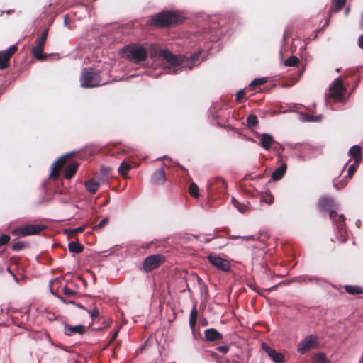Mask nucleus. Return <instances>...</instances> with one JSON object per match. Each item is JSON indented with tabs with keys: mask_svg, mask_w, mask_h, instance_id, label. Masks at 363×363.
<instances>
[{
	"mask_svg": "<svg viewBox=\"0 0 363 363\" xmlns=\"http://www.w3.org/2000/svg\"><path fill=\"white\" fill-rule=\"evenodd\" d=\"M183 21L180 15L170 11H163L155 16H152L148 20V23L158 28L171 27Z\"/></svg>",
	"mask_w": 363,
	"mask_h": 363,
	"instance_id": "nucleus-1",
	"label": "nucleus"
},
{
	"mask_svg": "<svg viewBox=\"0 0 363 363\" xmlns=\"http://www.w3.org/2000/svg\"><path fill=\"white\" fill-rule=\"evenodd\" d=\"M80 83L81 86L84 88L97 87L106 84L102 82L101 72L91 67L85 68L82 72Z\"/></svg>",
	"mask_w": 363,
	"mask_h": 363,
	"instance_id": "nucleus-2",
	"label": "nucleus"
},
{
	"mask_svg": "<svg viewBox=\"0 0 363 363\" xmlns=\"http://www.w3.org/2000/svg\"><path fill=\"white\" fill-rule=\"evenodd\" d=\"M126 58L135 63H140L147 58V50L142 45L131 44L125 46L123 50Z\"/></svg>",
	"mask_w": 363,
	"mask_h": 363,
	"instance_id": "nucleus-3",
	"label": "nucleus"
},
{
	"mask_svg": "<svg viewBox=\"0 0 363 363\" xmlns=\"http://www.w3.org/2000/svg\"><path fill=\"white\" fill-rule=\"evenodd\" d=\"M49 28H46L40 36L35 40V45L32 48V55L39 61H44L47 59V55L43 54L44 46L48 35Z\"/></svg>",
	"mask_w": 363,
	"mask_h": 363,
	"instance_id": "nucleus-4",
	"label": "nucleus"
},
{
	"mask_svg": "<svg viewBox=\"0 0 363 363\" xmlns=\"http://www.w3.org/2000/svg\"><path fill=\"white\" fill-rule=\"evenodd\" d=\"M45 228L46 227L44 225L30 224L16 228L12 230L11 233L16 236L25 237L31 235H37Z\"/></svg>",
	"mask_w": 363,
	"mask_h": 363,
	"instance_id": "nucleus-5",
	"label": "nucleus"
},
{
	"mask_svg": "<svg viewBox=\"0 0 363 363\" xmlns=\"http://www.w3.org/2000/svg\"><path fill=\"white\" fill-rule=\"evenodd\" d=\"M164 257L161 254H155L147 257L143 264V270L145 272H150L157 269L164 262Z\"/></svg>",
	"mask_w": 363,
	"mask_h": 363,
	"instance_id": "nucleus-6",
	"label": "nucleus"
},
{
	"mask_svg": "<svg viewBox=\"0 0 363 363\" xmlns=\"http://www.w3.org/2000/svg\"><path fill=\"white\" fill-rule=\"evenodd\" d=\"M318 337L316 335H310L303 339L298 345L297 351L303 354L311 349L318 346Z\"/></svg>",
	"mask_w": 363,
	"mask_h": 363,
	"instance_id": "nucleus-7",
	"label": "nucleus"
},
{
	"mask_svg": "<svg viewBox=\"0 0 363 363\" xmlns=\"http://www.w3.org/2000/svg\"><path fill=\"white\" fill-rule=\"evenodd\" d=\"M336 237L341 242H345L348 239L347 230L345 225V217L343 215H339L335 220Z\"/></svg>",
	"mask_w": 363,
	"mask_h": 363,
	"instance_id": "nucleus-8",
	"label": "nucleus"
},
{
	"mask_svg": "<svg viewBox=\"0 0 363 363\" xmlns=\"http://www.w3.org/2000/svg\"><path fill=\"white\" fill-rule=\"evenodd\" d=\"M207 258L209 262L217 269L224 272H228L230 270V264L228 260L214 254H210Z\"/></svg>",
	"mask_w": 363,
	"mask_h": 363,
	"instance_id": "nucleus-9",
	"label": "nucleus"
},
{
	"mask_svg": "<svg viewBox=\"0 0 363 363\" xmlns=\"http://www.w3.org/2000/svg\"><path fill=\"white\" fill-rule=\"evenodd\" d=\"M18 47L16 45L10 46L5 51L0 52V69L4 70L9 66L11 57L17 52Z\"/></svg>",
	"mask_w": 363,
	"mask_h": 363,
	"instance_id": "nucleus-10",
	"label": "nucleus"
},
{
	"mask_svg": "<svg viewBox=\"0 0 363 363\" xmlns=\"http://www.w3.org/2000/svg\"><path fill=\"white\" fill-rule=\"evenodd\" d=\"M70 155H65L60 157H59L57 160H56L50 167V177L52 179H58L60 175V172L63 167V165L65 164L68 158L69 157Z\"/></svg>",
	"mask_w": 363,
	"mask_h": 363,
	"instance_id": "nucleus-11",
	"label": "nucleus"
},
{
	"mask_svg": "<svg viewBox=\"0 0 363 363\" xmlns=\"http://www.w3.org/2000/svg\"><path fill=\"white\" fill-rule=\"evenodd\" d=\"M261 348L267 354L269 358L274 363H281L284 362V355L282 353L279 352L274 349L272 348L267 343L262 342L261 344Z\"/></svg>",
	"mask_w": 363,
	"mask_h": 363,
	"instance_id": "nucleus-12",
	"label": "nucleus"
},
{
	"mask_svg": "<svg viewBox=\"0 0 363 363\" xmlns=\"http://www.w3.org/2000/svg\"><path fill=\"white\" fill-rule=\"evenodd\" d=\"M345 89L343 86L342 82L340 79H336L330 89L329 95L335 100H341Z\"/></svg>",
	"mask_w": 363,
	"mask_h": 363,
	"instance_id": "nucleus-13",
	"label": "nucleus"
},
{
	"mask_svg": "<svg viewBox=\"0 0 363 363\" xmlns=\"http://www.w3.org/2000/svg\"><path fill=\"white\" fill-rule=\"evenodd\" d=\"M160 55L173 67L181 65L182 63V60L178 56L172 54L169 50H161L160 52Z\"/></svg>",
	"mask_w": 363,
	"mask_h": 363,
	"instance_id": "nucleus-14",
	"label": "nucleus"
},
{
	"mask_svg": "<svg viewBox=\"0 0 363 363\" xmlns=\"http://www.w3.org/2000/svg\"><path fill=\"white\" fill-rule=\"evenodd\" d=\"M86 333V327L82 325H65L64 334L67 336H72L74 334L82 335Z\"/></svg>",
	"mask_w": 363,
	"mask_h": 363,
	"instance_id": "nucleus-15",
	"label": "nucleus"
},
{
	"mask_svg": "<svg viewBox=\"0 0 363 363\" xmlns=\"http://www.w3.org/2000/svg\"><path fill=\"white\" fill-rule=\"evenodd\" d=\"M205 338L208 342L220 341L223 339V335L215 328H208L204 331Z\"/></svg>",
	"mask_w": 363,
	"mask_h": 363,
	"instance_id": "nucleus-16",
	"label": "nucleus"
},
{
	"mask_svg": "<svg viewBox=\"0 0 363 363\" xmlns=\"http://www.w3.org/2000/svg\"><path fill=\"white\" fill-rule=\"evenodd\" d=\"M318 205L321 210L325 211H328L335 208L334 200L329 196L321 197L318 201Z\"/></svg>",
	"mask_w": 363,
	"mask_h": 363,
	"instance_id": "nucleus-17",
	"label": "nucleus"
},
{
	"mask_svg": "<svg viewBox=\"0 0 363 363\" xmlns=\"http://www.w3.org/2000/svg\"><path fill=\"white\" fill-rule=\"evenodd\" d=\"M274 143V137L269 133H263L260 135L259 145L265 150H269Z\"/></svg>",
	"mask_w": 363,
	"mask_h": 363,
	"instance_id": "nucleus-18",
	"label": "nucleus"
},
{
	"mask_svg": "<svg viewBox=\"0 0 363 363\" xmlns=\"http://www.w3.org/2000/svg\"><path fill=\"white\" fill-rule=\"evenodd\" d=\"M166 181V175L164 168H160L157 170L151 177L152 183L161 185L163 184Z\"/></svg>",
	"mask_w": 363,
	"mask_h": 363,
	"instance_id": "nucleus-19",
	"label": "nucleus"
},
{
	"mask_svg": "<svg viewBox=\"0 0 363 363\" xmlns=\"http://www.w3.org/2000/svg\"><path fill=\"white\" fill-rule=\"evenodd\" d=\"M226 189L227 183L223 179L220 177L216 178L210 186L211 191L218 190L220 192H224Z\"/></svg>",
	"mask_w": 363,
	"mask_h": 363,
	"instance_id": "nucleus-20",
	"label": "nucleus"
},
{
	"mask_svg": "<svg viewBox=\"0 0 363 363\" xmlns=\"http://www.w3.org/2000/svg\"><path fill=\"white\" fill-rule=\"evenodd\" d=\"M79 167V163L72 162L69 164L65 169L64 177L67 179H70L76 174Z\"/></svg>",
	"mask_w": 363,
	"mask_h": 363,
	"instance_id": "nucleus-21",
	"label": "nucleus"
},
{
	"mask_svg": "<svg viewBox=\"0 0 363 363\" xmlns=\"http://www.w3.org/2000/svg\"><path fill=\"white\" fill-rule=\"evenodd\" d=\"M84 186L89 193L94 194L100 187V182L96 179L92 178L86 182Z\"/></svg>",
	"mask_w": 363,
	"mask_h": 363,
	"instance_id": "nucleus-22",
	"label": "nucleus"
},
{
	"mask_svg": "<svg viewBox=\"0 0 363 363\" xmlns=\"http://www.w3.org/2000/svg\"><path fill=\"white\" fill-rule=\"evenodd\" d=\"M287 166L286 164H281L279 167L276 169L272 174V179L274 181L280 180L286 172Z\"/></svg>",
	"mask_w": 363,
	"mask_h": 363,
	"instance_id": "nucleus-23",
	"label": "nucleus"
},
{
	"mask_svg": "<svg viewBox=\"0 0 363 363\" xmlns=\"http://www.w3.org/2000/svg\"><path fill=\"white\" fill-rule=\"evenodd\" d=\"M349 154L354 158L356 163H359L362 160V150L359 145H353L349 150Z\"/></svg>",
	"mask_w": 363,
	"mask_h": 363,
	"instance_id": "nucleus-24",
	"label": "nucleus"
},
{
	"mask_svg": "<svg viewBox=\"0 0 363 363\" xmlns=\"http://www.w3.org/2000/svg\"><path fill=\"white\" fill-rule=\"evenodd\" d=\"M197 319H198V311L196 308V306L194 305L190 312V316H189V326L192 331L195 330L196 325L197 323Z\"/></svg>",
	"mask_w": 363,
	"mask_h": 363,
	"instance_id": "nucleus-25",
	"label": "nucleus"
},
{
	"mask_svg": "<svg viewBox=\"0 0 363 363\" xmlns=\"http://www.w3.org/2000/svg\"><path fill=\"white\" fill-rule=\"evenodd\" d=\"M345 291L350 295H359L363 294V287L355 285L343 286Z\"/></svg>",
	"mask_w": 363,
	"mask_h": 363,
	"instance_id": "nucleus-26",
	"label": "nucleus"
},
{
	"mask_svg": "<svg viewBox=\"0 0 363 363\" xmlns=\"http://www.w3.org/2000/svg\"><path fill=\"white\" fill-rule=\"evenodd\" d=\"M132 169V165L127 162L126 161H123L118 167V173L123 177L126 178L128 172Z\"/></svg>",
	"mask_w": 363,
	"mask_h": 363,
	"instance_id": "nucleus-27",
	"label": "nucleus"
},
{
	"mask_svg": "<svg viewBox=\"0 0 363 363\" xmlns=\"http://www.w3.org/2000/svg\"><path fill=\"white\" fill-rule=\"evenodd\" d=\"M232 203L234 207H235L240 212L245 213L249 211V206L247 203H241L236 199H232Z\"/></svg>",
	"mask_w": 363,
	"mask_h": 363,
	"instance_id": "nucleus-28",
	"label": "nucleus"
},
{
	"mask_svg": "<svg viewBox=\"0 0 363 363\" xmlns=\"http://www.w3.org/2000/svg\"><path fill=\"white\" fill-rule=\"evenodd\" d=\"M258 118L256 115L250 114L247 117L246 124L249 128L253 129L256 128L258 125Z\"/></svg>",
	"mask_w": 363,
	"mask_h": 363,
	"instance_id": "nucleus-29",
	"label": "nucleus"
},
{
	"mask_svg": "<svg viewBox=\"0 0 363 363\" xmlns=\"http://www.w3.org/2000/svg\"><path fill=\"white\" fill-rule=\"evenodd\" d=\"M313 363H332L323 352L317 353L313 358Z\"/></svg>",
	"mask_w": 363,
	"mask_h": 363,
	"instance_id": "nucleus-30",
	"label": "nucleus"
},
{
	"mask_svg": "<svg viewBox=\"0 0 363 363\" xmlns=\"http://www.w3.org/2000/svg\"><path fill=\"white\" fill-rule=\"evenodd\" d=\"M68 249L72 252L79 253L83 251L84 246L76 242H70L68 244Z\"/></svg>",
	"mask_w": 363,
	"mask_h": 363,
	"instance_id": "nucleus-31",
	"label": "nucleus"
},
{
	"mask_svg": "<svg viewBox=\"0 0 363 363\" xmlns=\"http://www.w3.org/2000/svg\"><path fill=\"white\" fill-rule=\"evenodd\" d=\"M345 4V0H333L332 6L330 9L333 11L339 12L340 11H341Z\"/></svg>",
	"mask_w": 363,
	"mask_h": 363,
	"instance_id": "nucleus-32",
	"label": "nucleus"
},
{
	"mask_svg": "<svg viewBox=\"0 0 363 363\" xmlns=\"http://www.w3.org/2000/svg\"><path fill=\"white\" fill-rule=\"evenodd\" d=\"M266 82L267 79L265 78L255 79L250 84L249 88L252 91H255L259 86L264 84Z\"/></svg>",
	"mask_w": 363,
	"mask_h": 363,
	"instance_id": "nucleus-33",
	"label": "nucleus"
},
{
	"mask_svg": "<svg viewBox=\"0 0 363 363\" xmlns=\"http://www.w3.org/2000/svg\"><path fill=\"white\" fill-rule=\"evenodd\" d=\"M299 59L296 56L291 55L285 60L284 65L287 67H292L297 65Z\"/></svg>",
	"mask_w": 363,
	"mask_h": 363,
	"instance_id": "nucleus-34",
	"label": "nucleus"
},
{
	"mask_svg": "<svg viewBox=\"0 0 363 363\" xmlns=\"http://www.w3.org/2000/svg\"><path fill=\"white\" fill-rule=\"evenodd\" d=\"M189 194L194 198H198L199 197V187L198 186L196 185V183L194 182H192L190 185H189Z\"/></svg>",
	"mask_w": 363,
	"mask_h": 363,
	"instance_id": "nucleus-35",
	"label": "nucleus"
},
{
	"mask_svg": "<svg viewBox=\"0 0 363 363\" xmlns=\"http://www.w3.org/2000/svg\"><path fill=\"white\" fill-rule=\"evenodd\" d=\"M261 201L264 202L267 204H272L274 202V196L271 193H266L261 198Z\"/></svg>",
	"mask_w": 363,
	"mask_h": 363,
	"instance_id": "nucleus-36",
	"label": "nucleus"
},
{
	"mask_svg": "<svg viewBox=\"0 0 363 363\" xmlns=\"http://www.w3.org/2000/svg\"><path fill=\"white\" fill-rule=\"evenodd\" d=\"M84 230H85V227L81 226V227H79L77 228L69 229V230H67L66 232H67L68 236L72 237L74 235H76L77 233L84 232Z\"/></svg>",
	"mask_w": 363,
	"mask_h": 363,
	"instance_id": "nucleus-37",
	"label": "nucleus"
},
{
	"mask_svg": "<svg viewBox=\"0 0 363 363\" xmlns=\"http://www.w3.org/2000/svg\"><path fill=\"white\" fill-rule=\"evenodd\" d=\"M26 246V244L23 242H17L14 244L12 245V250H14V251H20L21 250H23V248H25Z\"/></svg>",
	"mask_w": 363,
	"mask_h": 363,
	"instance_id": "nucleus-38",
	"label": "nucleus"
},
{
	"mask_svg": "<svg viewBox=\"0 0 363 363\" xmlns=\"http://www.w3.org/2000/svg\"><path fill=\"white\" fill-rule=\"evenodd\" d=\"M359 163H356V161H354V163L350 165L348 168L347 174L349 177H352V175L356 172L357 167Z\"/></svg>",
	"mask_w": 363,
	"mask_h": 363,
	"instance_id": "nucleus-39",
	"label": "nucleus"
},
{
	"mask_svg": "<svg viewBox=\"0 0 363 363\" xmlns=\"http://www.w3.org/2000/svg\"><path fill=\"white\" fill-rule=\"evenodd\" d=\"M63 293L67 297H72L77 294V292L74 290H72L67 287V286H65L62 289Z\"/></svg>",
	"mask_w": 363,
	"mask_h": 363,
	"instance_id": "nucleus-40",
	"label": "nucleus"
},
{
	"mask_svg": "<svg viewBox=\"0 0 363 363\" xmlns=\"http://www.w3.org/2000/svg\"><path fill=\"white\" fill-rule=\"evenodd\" d=\"M131 151H132V148L131 147H124L119 148L117 150V152H116L115 153L118 154V155H127V154L130 153Z\"/></svg>",
	"mask_w": 363,
	"mask_h": 363,
	"instance_id": "nucleus-41",
	"label": "nucleus"
},
{
	"mask_svg": "<svg viewBox=\"0 0 363 363\" xmlns=\"http://www.w3.org/2000/svg\"><path fill=\"white\" fill-rule=\"evenodd\" d=\"M108 223V218H104L99 223L98 225H95L93 229L94 230L101 229V228H104L105 225H106Z\"/></svg>",
	"mask_w": 363,
	"mask_h": 363,
	"instance_id": "nucleus-42",
	"label": "nucleus"
},
{
	"mask_svg": "<svg viewBox=\"0 0 363 363\" xmlns=\"http://www.w3.org/2000/svg\"><path fill=\"white\" fill-rule=\"evenodd\" d=\"M10 236L8 235H2L0 238V247L6 245L10 240Z\"/></svg>",
	"mask_w": 363,
	"mask_h": 363,
	"instance_id": "nucleus-43",
	"label": "nucleus"
},
{
	"mask_svg": "<svg viewBox=\"0 0 363 363\" xmlns=\"http://www.w3.org/2000/svg\"><path fill=\"white\" fill-rule=\"evenodd\" d=\"M216 350L222 353L223 354H225L228 352L230 348L227 345L218 346L216 348Z\"/></svg>",
	"mask_w": 363,
	"mask_h": 363,
	"instance_id": "nucleus-44",
	"label": "nucleus"
},
{
	"mask_svg": "<svg viewBox=\"0 0 363 363\" xmlns=\"http://www.w3.org/2000/svg\"><path fill=\"white\" fill-rule=\"evenodd\" d=\"M244 97H245L244 90L241 89V90L238 91L235 96L236 101L238 103H240Z\"/></svg>",
	"mask_w": 363,
	"mask_h": 363,
	"instance_id": "nucleus-45",
	"label": "nucleus"
},
{
	"mask_svg": "<svg viewBox=\"0 0 363 363\" xmlns=\"http://www.w3.org/2000/svg\"><path fill=\"white\" fill-rule=\"evenodd\" d=\"M90 315L93 320L98 318L99 316V309L96 307L91 311H89Z\"/></svg>",
	"mask_w": 363,
	"mask_h": 363,
	"instance_id": "nucleus-46",
	"label": "nucleus"
},
{
	"mask_svg": "<svg viewBox=\"0 0 363 363\" xmlns=\"http://www.w3.org/2000/svg\"><path fill=\"white\" fill-rule=\"evenodd\" d=\"M328 211L330 213V218L333 220V222H335V220L337 219L339 216L337 215V212L333 210V208L329 210Z\"/></svg>",
	"mask_w": 363,
	"mask_h": 363,
	"instance_id": "nucleus-47",
	"label": "nucleus"
},
{
	"mask_svg": "<svg viewBox=\"0 0 363 363\" xmlns=\"http://www.w3.org/2000/svg\"><path fill=\"white\" fill-rule=\"evenodd\" d=\"M118 333H119V328H118L113 334L112 335V337L111 338V340H109L107 346H109L110 345H111L113 341L117 338L118 335Z\"/></svg>",
	"mask_w": 363,
	"mask_h": 363,
	"instance_id": "nucleus-48",
	"label": "nucleus"
},
{
	"mask_svg": "<svg viewBox=\"0 0 363 363\" xmlns=\"http://www.w3.org/2000/svg\"><path fill=\"white\" fill-rule=\"evenodd\" d=\"M113 323V320L111 318H108L103 321V325H104V328H110Z\"/></svg>",
	"mask_w": 363,
	"mask_h": 363,
	"instance_id": "nucleus-49",
	"label": "nucleus"
},
{
	"mask_svg": "<svg viewBox=\"0 0 363 363\" xmlns=\"http://www.w3.org/2000/svg\"><path fill=\"white\" fill-rule=\"evenodd\" d=\"M358 46L363 50V34L358 38Z\"/></svg>",
	"mask_w": 363,
	"mask_h": 363,
	"instance_id": "nucleus-50",
	"label": "nucleus"
},
{
	"mask_svg": "<svg viewBox=\"0 0 363 363\" xmlns=\"http://www.w3.org/2000/svg\"><path fill=\"white\" fill-rule=\"evenodd\" d=\"M199 56V52H195L190 56V60L194 62L195 61Z\"/></svg>",
	"mask_w": 363,
	"mask_h": 363,
	"instance_id": "nucleus-51",
	"label": "nucleus"
},
{
	"mask_svg": "<svg viewBox=\"0 0 363 363\" xmlns=\"http://www.w3.org/2000/svg\"><path fill=\"white\" fill-rule=\"evenodd\" d=\"M58 283H59V280L58 279L52 280L50 281V287L52 288V286H54L55 284H58Z\"/></svg>",
	"mask_w": 363,
	"mask_h": 363,
	"instance_id": "nucleus-52",
	"label": "nucleus"
},
{
	"mask_svg": "<svg viewBox=\"0 0 363 363\" xmlns=\"http://www.w3.org/2000/svg\"><path fill=\"white\" fill-rule=\"evenodd\" d=\"M179 167L186 174H188V170L184 166L178 164Z\"/></svg>",
	"mask_w": 363,
	"mask_h": 363,
	"instance_id": "nucleus-53",
	"label": "nucleus"
},
{
	"mask_svg": "<svg viewBox=\"0 0 363 363\" xmlns=\"http://www.w3.org/2000/svg\"><path fill=\"white\" fill-rule=\"evenodd\" d=\"M201 324L202 326H206L208 325V321L206 319L201 320Z\"/></svg>",
	"mask_w": 363,
	"mask_h": 363,
	"instance_id": "nucleus-54",
	"label": "nucleus"
},
{
	"mask_svg": "<svg viewBox=\"0 0 363 363\" xmlns=\"http://www.w3.org/2000/svg\"><path fill=\"white\" fill-rule=\"evenodd\" d=\"M3 91H4V88L2 86H0V96L3 94Z\"/></svg>",
	"mask_w": 363,
	"mask_h": 363,
	"instance_id": "nucleus-55",
	"label": "nucleus"
},
{
	"mask_svg": "<svg viewBox=\"0 0 363 363\" xmlns=\"http://www.w3.org/2000/svg\"><path fill=\"white\" fill-rule=\"evenodd\" d=\"M13 12V10H8V11H6V13H7V14H11V13H12Z\"/></svg>",
	"mask_w": 363,
	"mask_h": 363,
	"instance_id": "nucleus-56",
	"label": "nucleus"
},
{
	"mask_svg": "<svg viewBox=\"0 0 363 363\" xmlns=\"http://www.w3.org/2000/svg\"><path fill=\"white\" fill-rule=\"evenodd\" d=\"M298 279H301V281H306V278L305 277H299Z\"/></svg>",
	"mask_w": 363,
	"mask_h": 363,
	"instance_id": "nucleus-57",
	"label": "nucleus"
},
{
	"mask_svg": "<svg viewBox=\"0 0 363 363\" xmlns=\"http://www.w3.org/2000/svg\"><path fill=\"white\" fill-rule=\"evenodd\" d=\"M59 298H60L61 301H62L63 302H65V299H64L62 297L59 296Z\"/></svg>",
	"mask_w": 363,
	"mask_h": 363,
	"instance_id": "nucleus-58",
	"label": "nucleus"
},
{
	"mask_svg": "<svg viewBox=\"0 0 363 363\" xmlns=\"http://www.w3.org/2000/svg\"><path fill=\"white\" fill-rule=\"evenodd\" d=\"M67 16H65V23H67Z\"/></svg>",
	"mask_w": 363,
	"mask_h": 363,
	"instance_id": "nucleus-59",
	"label": "nucleus"
},
{
	"mask_svg": "<svg viewBox=\"0 0 363 363\" xmlns=\"http://www.w3.org/2000/svg\"><path fill=\"white\" fill-rule=\"evenodd\" d=\"M277 286H273V287L272 288V289H277Z\"/></svg>",
	"mask_w": 363,
	"mask_h": 363,
	"instance_id": "nucleus-60",
	"label": "nucleus"
},
{
	"mask_svg": "<svg viewBox=\"0 0 363 363\" xmlns=\"http://www.w3.org/2000/svg\"><path fill=\"white\" fill-rule=\"evenodd\" d=\"M96 330H102V328H97Z\"/></svg>",
	"mask_w": 363,
	"mask_h": 363,
	"instance_id": "nucleus-61",
	"label": "nucleus"
}]
</instances>
